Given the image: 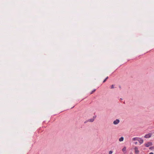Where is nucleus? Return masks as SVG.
<instances>
[{
	"instance_id": "nucleus-1",
	"label": "nucleus",
	"mask_w": 154,
	"mask_h": 154,
	"mask_svg": "<svg viewBox=\"0 0 154 154\" xmlns=\"http://www.w3.org/2000/svg\"><path fill=\"white\" fill-rule=\"evenodd\" d=\"M153 145L152 143L151 142H148L144 144V145L146 147H148L150 146H152Z\"/></svg>"
},
{
	"instance_id": "nucleus-2",
	"label": "nucleus",
	"mask_w": 154,
	"mask_h": 154,
	"mask_svg": "<svg viewBox=\"0 0 154 154\" xmlns=\"http://www.w3.org/2000/svg\"><path fill=\"white\" fill-rule=\"evenodd\" d=\"M96 116H93L92 118L88 119V121L89 122H93L94 120L96 118Z\"/></svg>"
},
{
	"instance_id": "nucleus-3",
	"label": "nucleus",
	"mask_w": 154,
	"mask_h": 154,
	"mask_svg": "<svg viewBox=\"0 0 154 154\" xmlns=\"http://www.w3.org/2000/svg\"><path fill=\"white\" fill-rule=\"evenodd\" d=\"M120 122V120L119 119H116L113 122V124L114 125H116L118 124Z\"/></svg>"
},
{
	"instance_id": "nucleus-4",
	"label": "nucleus",
	"mask_w": 154,
	"mask_h": 154,
	"mask_svg": "<svg viewBox=\"0 0 154 154\" xmlns=\"http://www.w3.org/2000/svg\"><path fill=\"white\" fill-rule=\"evenodd\" d=\"M136 154H138L139 153V151L137 147L135 146L134 149Z\"/></svg>"
},
{
	"instance_id": "nucleus-5",
	"label": "nucleus",
	"mask_w": 154,
	"mask_h": 154,
	"mask_svg": "<svg viewBox=\"0 0 154 154\" xmlns=\"http://www.w3.org/2000/svg\"><path fill=\"white\" fill-rule=\"evenodd\" d=\"M138 141L140 144L142 143L143 142V140L141 138H139Z\"/></svg>"
},
{
	"instance_id": "nucleus-6",
	"label": "nucleus",
	"mask_w": 154,
	"mask_h": 154,
	"mask_svg": "<svg viewBox=\"0 0 154 154\" xmlns=\"http://www.w3.org/2000/svg\"><path fill=\"white\" fill-rule=\"evenodd\" d=\"M151 136V134H146L144 137L145 138H149Z\"/></svg>"
},
{
	"instance_id": "nucleus-7",
	"label": "nucleus",
	"mask_w": 154,
	"mask_h": 154,
	"mask_svg": "<svg viewBox=\"0 0 154 154\" xmlns=\"http://www.w3.org/2000/svg\"><path fill=\"white\" fill-rule=\"evenodd\" d=\"M122 151L123 152H126V147L125 146L122 149Z\"/></svg>"
},
{
	"instance_id": "nucleus-8",
	"label": "nucleus",
	"mask_w": 154,
	"mask_h": 154,
	"mask_svg": "<svg viewBox=\"0 0 154 154\" xmlns=\"http://www.w3.org/2000/svg\"><path fill=\"white\" fill-rule=\"evenodd\" d=\"M124 140V138L123 137H121L119 139V140L120 141H122Z\"/></svg>"
},
{
	"instance_id": "nucleus-9",
	"label": "nucleus",
	"mask_w": 154,
	"mask_h": 154,
	"mask_svg": "<svg viewBox=\"0 0 154 154\" xmlns=\"http://www.w3.org/2000/svg\"><path fill=\"white\" fill-rule=\"evenodd\" d=\"M138 139H139V138L134 137L133 138L132 140H138Z\"/></svg>"
},
{
	"instance_id": "nucleus-10",
	"label": "nucleus",
	"mask_w": 154,
	"mask_h": 154,
	"mask_svg": "<svg viewBox=\"0 0 154 154\" xmlns=\"http://www.w3.org/2000/svg\"><path fill=\"white\" fill-rule=\"evenodd\" d=\"M108 76L106 78V79L103 80V83L105 82L106 81L107 79H108Z\"/></svg>"
},
{
	"instance_id": "nucleus-11",
	"label": "nucleus",
	"mask_w": 154,
	"mask_h": 154,
	"mask_svg": "<svg viewBox=\"0 0 154 154\" xmlns=\"http://www.w3.org/2000/svg\"><path fill=\"white\" fill-rule=\"evenodd\" d=\"M96 89H94L90 93V94H93L94 92H95L96 91Z\"/></svg>"
},
{
	"instance_id": "nucleus-12",
	"label": "nucleus",
	"mask_w": 154,
	"mask_h": 154,
	"mask_svg": "<svg viewBox=\"0 0 154 154\" xmlns=\"http://www.w3.org/2000/svg\"><path fill=\"white\" fill-rule=\"evenodd\" d=\"M153 149H154V146H152L149 148V149L152 150Z\"/></svg>"
},
{
	"instance_id": "nucleus-13",
	"label": "nucleus",
	"mask_w": 154,
	"mask_h": 154,
	"mask_svg": "<svg viewBox=\"0 0 154 154\" xmlns=\"http://www.w3.org/2000/svg\"><path fill=\"white\" fill-rule=\"evenodd\" d=\"M112 151H110L109 152V154H112Z\"/></svg>"
},
{
	"instance_id": "nucleus-14",
	"label": "nucleus",
	"mask_w": 154,
	"mask_h": 154,
	"mask_svg": "<svg viewBox=\"0 0 154 154\" xmlns=\"http://www.w3.org/2000/svg\"><path fill=\"white\" fill-rule=\"evenodd\" d=\"M114 88V85H112L111 87V88Z\"/></svg>"
},
{
	"instance_id": "nucleus-15",
	"label": "nucleus",
	"mask_w": 154,
	"mask_h": 154,
	"mask_svg": "<svg viewBox=\"0 0 154 154\" xmlns=\"http://www.w3.org/2000/svg\"><path fill=\"white\" fill-rule=\"evenodd\" d=\"M88 122V120L87 121H85V122H84V123H87Z\"/></svg>"
},
{
	"instance_id": "nucleus-16",
	"label": "nucleus",
	"mask_w": 154,
	"mask_h": 154,
	"mask_svg": "<svg viewBox=\"0 0 154 154\" xmlns=\"http://www.w3.org/2000/svg\"><path fill=\"white\" fill-rule=\"evenodd\" d=\"M149 154H153V153L152 152H150L149 153Z\"/></svg>"
},
{
	"instance_id": "nucleus-17",
	"label": "nucleus",
	"mask_w": 154,
	"mask_h": 154,
	"mask_svg": "<svg viewBox=\"0 0 154 154\" xmlns=\"http://www.w3.org/2000/svg\"><path fill=\"white\" fill-rule=\"evenodd\" d=\"M137 142H135V144H137Z\"/></svg>"
},
{
	"instance_id": "nucleus-18",
	"label": "nucleus",
	"mask_w": 154,
	"mask_h": 154,
	"mask_svg": "<svg viewBox=\"0 0 154 154\" xmlns=\"http://www.w3.org/2000/svg\"><path fill=\"white\" fill-rule=\"evenodd\" d=\"M130 154H133L132 153V152H131Z\"/></svg>"
},
{
	"instance_id": "nucleus-19",
	"label": "nucleus",
	"mask_w": 154,
	"mask_h": 154,
	"mask_svg": "<svg viewBox=\"0 0 154 154\" xmlns=\"http://www.w3.org/2000/svg\"><path fill=\"white\" fill-rule=\"evenodd\" d=\"M120 99L121 100H122V98H120Z\"/></svg>"
}]
</instances>
